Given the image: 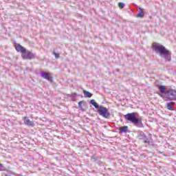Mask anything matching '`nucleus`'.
I'll return each mask as SVG.
<instances>
[{
    "label": "nucleus",
    "mask_w": 176,
    "mask_h": 176,
    "mask_svg": "<svg viewBox=\"0 0 176 176\" xmlns=\"http://www.w3.org/2000/svg\"><path fill=\"white\" fill-rule=\"evenodd\" d=\"M152 49L159 54L161 58H163L165 63H170L171 61V52L167 50L163 45L157 43H154L152 45Z\"/></svg>",
    "instance_id": "1"
},
{
    "label": "nucleus",
    "mask_w": 176,
    "mask_h": 176,
    "mask_svg": "<svg viewBox=\"0 0 176 176\" xmlns=\"http://www.w3.org/2000/svg\"><path fill=\"white\" fill-rule=\"evenodd\" d=\"M136 114L137 113L135 112L129 113L126 115H124V118L128 122H131V123H133V124H134L136 127H144V124H142V121H141V119L138 118L137 116H135Z\"/></svg>",
    "instance_id": "2"
},
{
    "label": "nucleus",
    "mask_w": 176,
    "mask_h": 176,
    "mask_svg": "<svg viewBox=\"0 0 176 176\" xmlns=\"http://www.w3.org/2000/svg\"><path fill=\"white\" fill-rule=\"evenodd\" d=\"M138 138L139 140H142L144 144H148V145H151L152 142H153V140H152V134H149L148 137L145 135V133L142 131H139Z\"/></svg>",
    "instance_id": "3"
},
{
    "label": "nucleus",
    "mask_w": 176,
    "mask_h": 176,
    "mask_svg": "<svg viewBox=\"0 0 176 176\" xmlns=\"http://www.w3.org/2000/svg\"><path fill=\"white\" fill-rule=\"evenodd\" d=\"M97 112L102 118H104V119H109L111 117V113L105 107L100 106L97 109Z\"/></svg>",
    "instance_id": "4"
},
{
    "label": "nucleus",
    "mask_w": 176,
    "mask_h": 176,
    "mask_svg": "<svg viewBox=\"0 0 176 176\" xmlns=\"http://www.w3.org/2000/svg\"><path fill=\"white\" fill-rule=\"evenodd\" d=\"M165 97L171 101H176V90L171 88L168 89Z\"/></svg>",
    "instance_id": "5"
},
{
    "label": "nucleus",
    "mask_w": 176,
    "mask_h": 176,
    "mask_svg": "<svg viewBox=\"0 0 176 176\" xmlns=\"http://www.w3.org/2000/svg\"><path fill=\"white\" fill-rule=\"evenodd\" d=\"M158 89L160 93V94H158L160 97L163 98V94H164L165 97H166V96H167V87H166V86L160 85V86H158Z\"/></svg>",
    "instance_id": "6"
},
{
    "label": "nucleus",
    "mask_w": 176,
    "mask_h": 176,
    "mask_svg": "<svg viewBox=\"0 0 176 176\" xmlns=\"http://www.w3.org/2000/svg\"><path fill=\"white\" fill-rule=\"evenodd\" d=\"M41 76L49 82H53V77L50 76V73L41 72Z\"/></svg>",
    "instance_id": "7"
},
{
    "label": "nucleus",
    "mask_w": 176,
    "mask_h": 176,
    "mask_svg": "<svg viewBox=\"0 0 176 176\" xmlns=\"http://www.w3.org/2000/svg\"><path fill=\"white\" fill-rule=\"evenodd\" d=\"M15 49L16 52L22 53V54H25V53H27V50L20 44H16L15 45Z\"/></svg>",
    "instance_id": "8"
},
{
    "label": "nucleus",
    "mask_w": 176,
    "mask_h": 176,
    "mask_svg": "<svg viewBox=\"0 0 176 176\" xmlns=\"http://www.w3.org/2000/svg\"><path fill=\"white\" fill-rule=\"evenodd\" d=\"M36 54L31 52H28L26 54H23L22 57L23 58H26L28 60H32V58H35V56Z\"/></svg>",
    "instance_id": "9"
},
{
    "label": "nucleus",
    "mask_w": 176,
    "mask_h": 176,
    "mask_svg": "<svg viewBox=\"0 0 176 176\" xmlns=\"http://www.w3.org/2000/svg\"><path fill=\"white\" fill-rule=\"evenodd\" d=\"M24 123L26 126H30V127H34L35 126V124L34 122L30 121V118L28 117H24Z\"/></svg>",
    "instance_id": "10"
},
{
    "label": "nucleus",
    "mask_w": 176,
    "mask_h": 176,
    "mask_svg": "<svg viewBox=\"0 0 176 176\" xmlns=\"http://www.w3.org/2000/svg\"><path fill=\"white\" fill-rule=\"evenodd\" d=\"M174 105H175V103L174 102H170L166 103V108L169 111H174Z\"/></svg>",
    "instance_id": "11"
},
{
    "label": "nucleus",
    "mask_w": 176,
    "mask_h": 176,
    "mask_svg": "<svg viewBox=\"0 0 176 176\" xmlns=\"http://www.w3.org/2000/svg\"><path fill=\"white\" fill-rule=\"evenodd\" d=\"M128 131H129V126H122L120 128V132L121 133H125V134H126L128 133Z\"/></svg>",
    "instance_id": "12"
},
{
    "label": "nucleus",
    "mask_w": 176,
    "mask_h": 176,
    "mask_svg": "<svg viewBox=\"0 0 176 176\" xmlns=\"http://www.w3.org/2000/svg\"><path fill=\"white\" fill-rule=\"evenodd\" d=\"M90 104H91V105H93L96 109H98L100 108V105L98 104V103L96 102V100L94 99L90 100Z\"/></svg>",
    "instance_id": "13"
},
{
    "label": "nucleus",
    "mask_w": 176,
    "mask_h": 176,
    "mask_svg": "<svg viewBox=\"0 0 176 176\" xmlns=\"http://www.w3.org/2000/svg\"><path fill=\"white\" fill-rule=\"evenodd\" d=\"M139 13L138 14V17H143L145 16V13L144 12V9L139 8Z\"/></svg>",
    "instance_id": "14"
},
{
    "label": "nucleus",
    "mask_w": 176,
    "mask_h": 176,
    "mask_svg": "<svg viewBox=\"0 0 176 176\" xmlns=\"http://www.w3.org/2000/svg\"><path fill=\"white\" fill-rule=\"evenodd\" d=\"M84 96L87 98H91L93 94L90 93L89 91H84Z\"/></svg>",
    "instance_id": "15"
},
{
    "label": "nucleus",
    "mask_w": 176,
    "mask_h": 176,
    "mask_svg": "<svg viewBox=\"0 0 176 176\" xmlns=\"http://www.w3.org/2000/svg\"><path fill=\"white\" fill-rule=\"evenodd\" d=\"M91 159L94 160V161H93L94 163H96V162L99 160L100 157H97V156L93 155L91 156Z\"/></svg>",
    "instance_id": "16"
},
{
    "label": "nucleus",
    "mask_w": 176,
    "mask_h": 176,
    "mask_svg": "<svg viewBox=\"0 0 176 176\" xmlns=\"http://www.w3.org/2000/svg\"><path fill=\"white\" fill-rule=\"evenodd\" d=\"M118 6H119L120 9H123L124 8V6H126V4H124V3H123V2H120V3H118Z\"/></svg>",
    "instance_id": "17"
},
{
    "label": "nucleus",
    "mask_w": 176,
    "mask_h": 176,
    "mask_svg": "<svg viewBox=\"0 0 176 176\" xmlns=\"http://www.w3.org/2000/svg\"><path fill=\"white\" fill-rule=\"evenodd\" d=\"M6 170V168L3 166V164L0 163V171H5Z\"/></svg>",
    "instance_id": "18"
},
{
    "label": "nucleus",
    "mask_w": 176,
    "mask_h": 176,
    "mask_svg": "<svg viewBox=\"0 0 176 176\" xmlns=\"http://www.w3.org/2000/svg\"><path fill=\"white\" fill-rule=\"evenodd\" d=\"M54 56H55V58H60V54L56 53V52H53Z\"/></svg>",
    "instance_id": "19"
},
{
    "label": "nucleus",
    "mask_w": 176,
    "mask_h": 176,
    "mask_svg": "<svg viewBox=\"0 0 176 176\" xmlns=\"http://www.w3.org/2000/svg\"><path fill=\"white\" fill-rule=\"evenodd\" d=\"M1 176H12V174H10V172H4Z\"/></svg>",
    "instance_id": "20"
},
{
    "label": "nucleus",
    "mask_w": 176,
    "mask_h": 176,
    "mask_svg": "<svg viewBox=\"0 0 176 176\" xmlns=\"http://www.w3.org/2000/svg\"><path fill=\"white\" fill-rule=\"evenodd\" d=\"M96 163V164H98V166H102V162H101V160H98Z\"/></svg>",
    "instance_id": "21"
},
{
    "label": "nucleus",
    "mask_w": 176,
    "mask_h": 176,
    "mask_svg": "<svg viewBox=\"0 0 176 176\" xmlns=\"http://www.w3.org/2000/svg\"><path fill=\"white\" fill-rule=\"evenodd\" d=\"M82 102H78V107H79V108H80V109H82V111H84L83 110V107L80 105V103H81Z\"/></svg>",
    "instance_id": "22"
},
{
    "label": "nucleus",
    "mask_w": 176,
    "mask_h": 176,
    "mask_svg": "<svg viewBox=\"0 0 176 176\" xmlns=\"http://www.w3.org/2000/svg\"><path fill=\"white\" fill-rule=\"evenodd\" d=\"M117 72H119V69H116Z\"/></svg>",
    "instance_id": "23"
},
{
    "label": "nucleus",
    "mask_w": 176,
    "mask_h": 176,
    "mask_svg": "<svg viewBox=\"0 0 176 176\" xmlns=\"http://www.w3.org/2000/svg\"><path fill=\"white\" fill-rule=\"evenodd\" d=\"M175 173L176 174V169L174 170Z\"/></svg>",
    "instance_id": "24"
}]
</instances>
